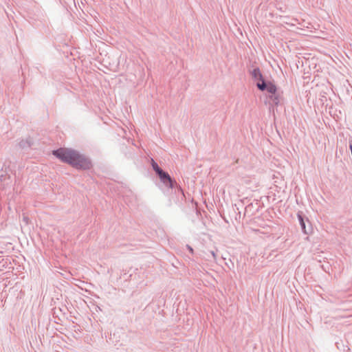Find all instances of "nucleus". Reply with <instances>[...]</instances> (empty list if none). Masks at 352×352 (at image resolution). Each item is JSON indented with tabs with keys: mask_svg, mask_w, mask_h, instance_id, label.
<instances>
[{
	"mask_svg": "<svg viewBox=\"0 0 352 352\" xmlns=\"http://www.w3.org/2000/svg\"><path fill=\"white\" fill-rule=\"evenodd\" d=\"M52 154L77 169H89L91 167L90 160L75 150L60 148L53 151Z\"/></svg>",
	"mask_w": 352,
	"mask_h": 352,
	"instance_id": "1",
	"label": "nucleus"
},
{
	"mask_svg": "<svg viewBox=\"0 0 352 352\" xmlns=\"http://www.w3.org/2000/svg\"><path fill=\"white\" fill-rule=\"evenodd\" d=\"M256 87L261 91L267 90L272 95L276 94L277 90L275 85L271 82L267 83L265 81L257 82Z\"/></svg>",
	"mask_w": 352,
	"mask_h": 352,
	"instance_id": "2",
	"label": "nucleus"
},
{
	"mask_svg": "<svg viewBox=\"0 0 352 352\" xmlns=\"http://www.w3.org/2000/svg\"><path fill=\"white\" fill-rule=\"evenodd\" d=\"M158 177L160 179V181L167 187L173 188V181L171 179L170 175L164 171L163 170L157 174Z\"/></svg>",
	"mask_w": 352,
	"mask_h": 352,
	"instance_id": "3",
	"label": "nucleus"
},
{
	"mask_svg": "<svg viewBox=\"0 0 352 352\" xmlns=\"http://www.w3.org/2000/svg\"><path fill=\"white\" fill-rule=\"evenodd\" d=\"M250 74L254 80L258 82L265 81L258 67L254 68Z\"/></svg>",
	"mask_w": 352,
	"mask_h": 352,
	"instance_id": "4",
	"label": "nucleus"
},
{
	"mask_svg": "<svg viewBox=\"0 0 352 352\" xmlns=\"http://www.w3.org/2000/svg\"><path fill=\"white\" fill-rule=\"evenodd\" d=\"M298 221H299V223L300 225V227H301V229H302V231L305 233V234H307L308 232L306 230V225H305V221L304 220V218L300 214H298Z\"/></svg>",
	"mask_w": 352,
	"mask_h": 352,
	"instance_id": "5",
	"label": "nucleus"
},
{
	"mask_svg": "<svg viewBox=\"0 0 352 352\" xmlns=\"http://www.w3.org/2000/svg\"><path fill=\"white\" fill-rule=\"evenodd\" d=\"M270 98L272 102V104H274V105L277 106L280 103V96L276 93L271 95L270 96Z\"/></svg>",
	"mask_w": 352,
	"mask_h": 352,
	"instance_id": "6",
	"label": "nucleus"
},
{
	"mask_svg": "<svg viewBox=\"0 0 352 352\" xmlns=\"http://www.w3.org/2000/svg\"><path fill=\"white\" fill-rule=\"evenodd\" d=\"M151 166L157 175L162 170V169L159 166L157 163L155 162L153 159L151 160Z\"/></svg>",
	"mask_w": 352,
	"mask_h": 352,
	"instance_id": "7",
	"label": "nucleus"
},
{
	"mask_svg": "<svg viewBox=\"0 0 352 352\" xmlns=\"http://www.w3.org/2000/svg\"><path fill=\"white\" fill-rule=\"evenodd\" d=\"M19 146L22 148L30 147L31 146V141L30 140H23L19 143Z\"/></svg>",
	"mask_w": 352,
	"mask_h": 352,
	"instance_id": "8",
	"label": "nucleus"
},
{
	"mask_svg": "<svg viewBox=\"0 0 352 352\" xmlns=\"http://www.w3.org/2000/svg\"><path fill=\"white\" fill-rule=\"evenodd\" d=\"M186 248H188V250H189V252L192 254L193 253V249L192 248V247H190V245H186Z\"/></svg>",
	"mask_w": 352,
	"mask_h": 352,
	"instance_id": "9",
	"label": "nucleus"
},
{
	"mask_svg": "<svg viewBox=\"0 0 352 352\" xmlns=\"http://www.w3.org/2000/svg\"><path fill=\"white\" fill-rule=\"evenodd\" d=\"M210 254H212L213 258L216 259V254L214 253V251H211Z\"/></svg>",
	"mask_w": 352,
	"mask_h": 352,
	"instance_id": "10",
	"label": "nucleus"
},
{
	"mask_svg": "<svg viewBox=\"0 0 352 352\" xmlns=\"http://www.w3.org/2000/svg\"><path fill=\"white\" fill-rule=\"evenodd\" d=\"M23 221H25L26 223H28V217H23Z\"/></svg>",
	"mask_w": 352,
	"mask_h": 352,
	"instance_id": "11",
	"label": "nucleus"
}]
</instances>
